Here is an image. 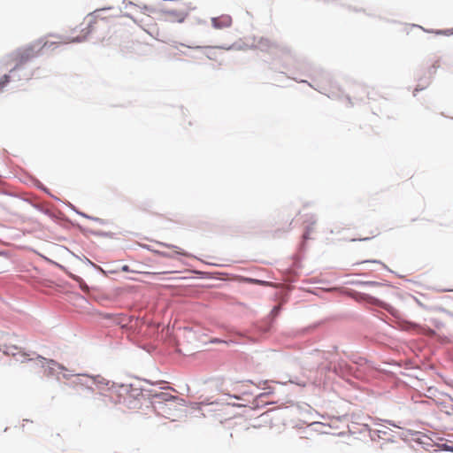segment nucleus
Returning <instances> with one entry per match:
<instances>
[{"label": "nucleus", "instance_id": "1", "mask_svg": "<svg viewBox=\"0 0 453 453\" xmlns=\"http://www.w3.org/2000/svg\"><path fill=\"white\" fill-rule=\"evenodd\" d=\"M151 398L156 411L161 416H168L171 414V411L167 410V405H173V409L178 410L186 404L184 399L173 395L169 392L162 391L152 394Z\"/></svg>", "mask_w": 453, "mask_h": 453}, {"label": "nucleus", "instance_id": "2", "mask_svg": "<svg viewBox=\"0 0 453 453\" xmlns=\"http://www.w3.org/2000/svg\"><path fill=\"white\" fill-rule=\"evenodd\" d=\"M6 356H11L15 357L17 361L25 362L27 360H30L29 354L26 353L21 348L17 345L10 344L4 345L3 349H0V351Z\"/></svg>", "mask_w": 453, "mask_h": 453}, {"label": "nucleus", "instance_id": "3", "mask_svg": "<svg viewBox=\"0 0 453 453\" xmlns=\"http://www.w3.org/2000/svg\"><path fill=\"white\" fill-rule=\"evenodd\" d=\"M44 46H46V42L43 45H40V43H35L32 46H29L16 54V60L19 63H23L34 57L36 56L37 52L40 51Z\"/></svg>", "mask_w": 453, "mask_h": 453}, {"label": "nucleus", "instance_id": "4", "mask_svg": "<svg viewBox=\"0 0 453 453\" xmlns=\"http://www.w3.org/2000/svg\"><path fill=\"white\" fill-rule=\"evenodd\" d=\"M211 23L214 28L222 29L229 27L232 25V18L229 15H222L211 19Z\"/></svg>", "mask_w": 453, "mask_h": 453}, {"label": "nucleus", "instance_id": "5", "mask_svg": "<svg viewBox=\"0 0 453 453\" xmlns=\"http://www.w3.org/2000/svg\"><path fill=\"white\" fill-rule=\"evenodd\" d=\"M438 447L443 450L453 452V442L452 441H446L444 443H441L438 445Z\"/></svg>", "mask_w": 453, "mask_h": 453}, {"label": "nucleus", "instance_id": "6", "mask_svg": "<svg viewBox=\"0 0 453 453\" xmlns=\"http://www.w3.org/2000/svg\"><path fill=\"white\" fill-rule=\"evenodd\" d=\"M246 280L248 282H250V283H253V284H257V285H261V286H271L272 285L268 281L256 280V279H247Z\"/></svg>", "mask_w": 453, "mask_h": 453}, {"label": "nucleus", "instance_id": "7", "mask_svg": "<svg viewBox=\"0 0 453 453\" xmlns=\"http://www.w3.org/2000/svg\"><path fill=\"white\" fill-rule=\"evenodd\" d=\"M167 410H169V411H171V414L168 416H164V417L166 418L173 419V418L176 416V412H178L180 410V408H179L178 410H174L173 405H167Z\"/></svg>", "mask_w": 453, "mask_h": 453}, {"label": "nucleus", "instance_id": "8", "mask_svg": "<svg viewBox=\"0 0 453 453\" xmlns=\"http://www.w3.org/2000/svg\"><path fill=\"white\" fill-rule=\"evenodd\" d=\"M10 81V76L5 74L0 81V91Z\"/></svg>", "mask_w": 453, "mask_h": 453}, {"label": "nucleus", "instance_id": "9", "mask_svg": "<svg viewBox=\"0 0 453 453\" xmlns=\"http://www.w3.org/2000/svg\"><path fill=\"white\" fill-rule=\"evenodd\" d=\"M105 9L96 10L94 12V17L97 19H104V17L102 16V12H104Z\"/></svg>", "mask_w": 453, "mask_h": 453}, {"label": "nucleus", "instance_id": "10", "mask_svg": "<svg viewBox=\"0 0 453 453\" xmlns=\"http://www.w3.org/2000/svg\"><path fill=\"white\" fill-rule=\"evenodd\" d=\"M435 33L437 35H453V28L450 31L449 30H447V31L439 30V31H436Z\"/></svg>", "mask_w": 453, "mask_h": 453}, {"label": "nucleus", "instance_id": "11", "mask_svg": "<svg viewBox=\"0 0 453 453\" xmlns=\"http://www.w3.org/2000/svg\"><path fill=\"white\" fill-rule=\"evenodd\" d=\"M259 43L261 44V46H263L264 44H265V45H268V44H270V42H269L267 39H265V40H264V39H261V41H260V42H259Z\"/></svg>", "mask_w": 453, "mask_h": 453}, {"label": "nucleus", "instance_id": "12", "mask_svg": "<svg viewBox=\"0 0 453 453\" xmlns=\"http://www.w3.org/2000/svg\"><path fill=\"white\" fill-rule=\"evenodd\" d=\"M169 272H162V273H147L148 274H152V275H156V274H165V273H168Z\"/></svg>", "mask_w": 453, "mask_h": 453}, {"label": "nucleus", "instance_id": "13", "mask_svg": "<svg viewBox=\"0 0 453 453\" xmlns=\"http://www.w3.org/2000/svg\"><path fill=\"white\" fill-rule=\"evenodd\" d=\"M368 285H371V286H379L380 283L376 282V281H369L367 282Z\"/></svg>", "mask_w": 453, "mask_h": 453}, {"label": "nucleus", "instance_id": "14", "mask_svg": "<svg viewBox=\"0 0 453 453\" xmlns=\"http://www.w3.org/2000/svg\"><path fill=\"white\" fill-rule=\"evenodd\" d=\"M122 271H123V272H128V271H129V267H128V265H123V266H122Z\"/></svg>", "mask_w": 453, "mask_h": 453}, {"label": "nucleus", "instance_id": "15", "mask_svg": "<svg viewBox=\"0 0 453 453\" xmlns=\"http://www.w3.org/2000/svg\"><path fill=\"white\" fill-rule=\"evenodd\" d=\"M167 388L168 390L173 391V392H176V390H175L173 388L168 387V388Z\"/></svg>", "mask_w": 453, "mask_h": 453}, {"label": "nucleus", "instance_id": "16", "mask_svg": "<svg viewBox=\"0 0 453 453\" xmlns=\"http://www.w3.org/2000/svg\"><path fill=\"white\" fill-rule=\"evenodd\" d=\"M220 342V341H219V340H218V339H214V340H212V341H211V342Z\"/></svg>", "mask_w": 453, "mask_h": 453}, {"label": "nucleus", "instance_id": "17", "mask_svg": "<svg viewBox=\"0 0 453 453\" xmlns=\"http://www.w3.org/2000/svg\"><path fill=\"white\" fill-rule=\"evenodd\" d=\"M176 252H177L178 254H180V255H185V253H184V252H182V251H176Z\"/></svg>", "mask_w": 453, "mask_h": 453}, {"label": "nucleus", "instance_id": "18", "mask_svg": "<svg viewBox=\"0 0 453 453\" xmlns=\"http://www.w3.org/2000/svg\"><path fill=\"white\" fill-rule=\"evenodd\" d=\"M278 310H279V307H275V308L273 309V311L278 312Z\"/></svg>", "mask_w": 453, "mask_h": 453}, {"label": "nucleus", "instance_id": "19", "mask_svg": "<svg viewBox=\"0 0 453 453\" xmlns=\"http://www.w3.org/2000/svg\"><path fill=\"white\" fill-rule=\"evenodd\" d=\"M56 436H57L58 438H59V437H60V434H56Z\"/></svg>", "mask_w": 453, "mask_h": 453}]
</instances>
